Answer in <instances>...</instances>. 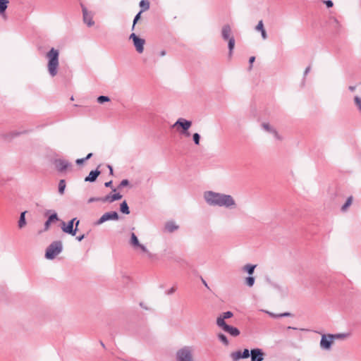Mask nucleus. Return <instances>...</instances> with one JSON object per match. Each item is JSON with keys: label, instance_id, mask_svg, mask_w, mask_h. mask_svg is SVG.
I'll return each mask as SVG.
<instances>
[{"label": "nucleus", "instance_id": "f257e3e1", "mask_svg": "<svg viewBox=\"0 0 361 361\" xmlns=\"http://www.w3.org/2000/svg\"><path fill=\"white\" fill-rule=\"evenodd\" d=\"M203 197L207 204L212 207H225L230 209L237 207L236 202L231 195L209 190L204 192Z\"/></svg>", "mask_w": 361, "mask_h": 361}, {"label": "nucleus", "instance_id": "f03ea898", "mask_svg": "<svg viewBox=\"0 0 361 361\" xmlns=\"http://www.w3.org/2000/svg\"><path fill=\"white\" fill-rule=\"evenodd\" d=\"M59 52L54 48H51L46 54V57L48 59L47 69L49 74L51 77L57 75L59 65Z\"/></svg>", "mask_w": 361, "mask_h": 361}, {"label": "nucleus", "instance_id": "7ed1b4c3", "mask_svg": "<svg viewBox=\"0 0 361 361\" xmlns=\"http://www.w3.org/2000/svg\"><path fill=\"white\" fill-rule=\"evenodd\" d=\"M128 243L134 250H140L142 252L145 253L148 258H153V254L149 251L146 246L140 243L137 235L134 233H130Z\"/></svg>", "mask_w": 361, "mask_h": 361}, {"label": "nucleus", "instance_id": "20e7f679", "mask_svg": "<svg viewBox=\"0 0 361 361\" xmlns=\"http://www.w3.org/2000/svg\"><path fill=\"white\" fill-rule=\"evenodd\" d=\"M221 37L224 40L228 41L229 56H231L235 47V38L232 34L231 27L229 25H225L223 26L221 29Z\"/></svg>", "mask_w": 361, "mask_h": 361}, {"label": "nucleus", "instance_id": "39448f33", "mask_svg": "<svg viewBox=\"0 0 361 361\" xmlns=\"http://www.w3.org/2000/svg\"><path fill=\"white\" fill-rule=\"evenodd\" d=\"M63 249L62 243L60 240L54 241L46 250L45 257L47 259H53L59 255Z\"/></svg>", "mask_w": 361, "mask_h": 361}, {"label": "nucleus", "instance_id": "423d86ee", "mask_svg": "<svg viewBox=\"0 0 361 361\" xmlns=\"http://www.w3.org/2000/svg\"><path fill=\"white\" fill-rule=\"evenodd\" d=\"M193 349L191 346H184L176 353V361H194Z\"/></svg>", "mask_w": 361, "mask_h": 361}, {"label": "nucleus", "instance_id": "0eeeda50", "mask_svg": "<svg viewBox=\"0 0 361 361\" xmlns=\"http://www.w3.org/2000/svg\"><path fill=\"white\" fill-rule=\"evenodd\" d=\"M79 224L80 221L77 218H73L68 221L67 224L64 221H62L61 229L64 233L74 236L78 231Z\"/></svg>", "mask_w": 361, "mask_h": 361}, {"label": "nucleus", "instance_id": "6e6552de", "mask_svg": "<svg viewBox=\"0 0 361 361\" xmlns=\"http://www.w3.org/2000/svg\"><path fill=\"white\" fill-rule=\"evenodd\" d=\"M118 219H119V216L116 212H106L97 221H95L94 223V224L95 226H99L107 221H111V220L116 221Z\"/></svg>", "mask_w": 361, "mask_h": 361}, {"label": "nucleus", "instance_id": "1a4fd4ad", "mask_svg": "<svg viewBox=\"0 0 361 361\" xmlns=\"http://www.w3.org/2000/svg\"><path fill=\"white\" fill-rule=\"evenodd\" d=\"M129 39L133 40L136 51L139 54L142 53L144 51V45L145 44V40L144 39L140 38L135 33H132L130 35Z\"/></svg>", "mask_w": 361, "mask_h": 361}, {"label": "nucleus", "instance_id": "9d476101", "mask_svg": "<svg viewBox=\"0 0 361 361\" xmlns=\"http://www.w3.org/2000/svg\"><path fill=\"white\" fill-rule=\"evenodd\" d=\"M191 126L192 122L190 121L180 118L173 125V128H176L177 130H178V128H180V131L186 132V130H188L191 127Z\"/></svg>", "mask_w": 361, "mask_h": 361}, {"label": "nucleus", "instance_id": "9b49d317", "mask_svg": "<svg viewBox=\"0 0 361 361\" xmlns=\"http://www.w3.org/2000/svg\"><path fill=\"white\" fill-rule=\"evenodd\" d=\"M333 342L332 334L323 335L320 341V347L324 350H329Z\"/></svg>", "mask_w": 361, "mask_h": 361}, {"label": "nucleus", "instance_id": "f8f14e48", "mask_svg": "<svg viewBox=\"0 0 361 361\" xmlns=\"http://www.w3.org/2000/svg\"><path fill=\"white\" fill-rule=\"evenodd\" d=\"M83 21L88 27L94 25V21L93 20V15L91 12H89L85 6H82Z\"/></svg>", "mask_w": 361, "mask_h": 361}, {"label": "nucleus", "instance_id": "ddd939ff", "mask_svg": "<svg viewBox=\"0 0 361 361\" xmlns=\"http://www.w3.org/2000/svg\"><path fill=\"white\" fill-rule=\"evenodd\" d=\"M222 326H219V327L222 329L225 332L229 334L232 336H238L240 335V331L232 326L228 325L226 323H222Z\"/></svg>", "mask_w": 361, "mask_h": 361}, {"label": "nucleus", "instance_id": "4468645a", "mask_svg": "<svg viewBox=\"0 0 361 361\" xmlns=\"http://www.w3.org/2000/svg\"><path fill=\"white\" fill-rule=\"evenodd\" d=\"M264 353L260 348H254L250 350L251 361H262Z\"/></svg>", "mask_w": 361, "mask_h": 361}, {"label": "nucleus", "instance_id": "2eb2a0df", "mask_svg": "<svg viewBox=\"0 0 361 361\" xmlns=\"http://www.w3.org/2000/svg\"><path fill=\"white\" fill-rule=\"evenodd\" d=\"M55 166L59 171L63 172L65 170H66L69 166H71V164L68 161L63 159H57L55 161Z\"/></svg>", "mask_w": 361, "mask_h": 361}, {"label": "nucleus", "instance_id": "dca6fc26", "mask_svg": "<svg viewBox=\"0 0 361 361\" xmlns=\"http://www.w3.org/2000/svg\"><path fill=\"white\" fill-rule=\"evenodd\" d=\"M262 127L263 128V129L268 132V133H272L274 135V136L275 137L276 139L279 140H282V137L278 133V132L276 130L275 128H274L271 126H270L269 123H263L262 124Z\"/></svg>", "mask_w": 361, "mask_h": 361}, {"label": "nucleus", "instance_id": "f3484780", "mask_svg": "<svg viewBox=\"0 0 361 361\" xmlns=\"http://www.w3.org/2000/svg\"><path fill=\"white\" fill-rule=\"evenodd\" d=\"M233 315L231 311H227L220 314L216 319V325L218 326H222V323H226L225 319L232 317Z\"/></svg>", "mask_w": 361, "mask_h": 361}, {"label": "nucleus", "instance_id": "a211bd4d", "mask_svg": "<svg viewBox=\"0 0 361 361\" xmlns=\"http://www.w3.org/2000/svg\"><path fill=\"white\" fill-rule=\"evenodd\" d=\"M122 198V195L119 193H115L114 195H107L104 197H102L101 202H113L114 201L121 200Z\"/></svg>", "mask_w": 361, "mask_h": 361}, {"label": "nucleus", "instance_id": "6ab92c4d", "mask_svg": "<svg viewBox=\"0 0 361 361\" xmlns=\"http://www.w3.org/2000/svg\"><path fill=\"white\" fill-rule=\"evenodd\" d=\"M100 174V171L99 170L91 171L89 175L85 178V181L86 182H94L96 180L97 178Z\"/></svg>", "mask_w": 361, "mask_h": 361}, {"label": "nucleus", "instance_id": "aec40b11", "mask_svg": "<svg viewBox=\"0 0 361 361\" xmlns=\"http://www.w3.org/2000/svg\"><path fill=\"white\" fill-rule=\"evenodd\" d=\"M255 30L257 31H259L261 32V35L263 39H266L267 38V32L264 27V24L262 20H259L258 24L255 27Z\"/></svg>", "mask_w": 361, "mask_h": 361}, {"label": "nucleus", "instance_id": "412c9836", "mask_svg": "<svg viewBox=\"0 0 361 361\" xmlns=\"http://www.w3.org/2000/svg\"><path fill=\"white\" fill-rule=\"evenodd\" d=\"M58 220H59V219H58L57 214L56 213L52 214L51 216H49L48 219L44 223V230L47 231L49 228L52 222H54L55 221H58Z\"/></svg>", "mask_w": 361, "mask_h": 361}, {"label": "nucleus", "instance_id": "4be33fe9", "mask_svg": "<svg viewBox=\"0 0 361 361\" xmlns=\"http://www.w3.org/2000/svg\"><path fill=\"white\" fill-rule=\"evenodd\" d=\"M178 226H177L173 221H168L165 224V229L169 233H173L178 230Z\"/></svg>", "mask_w": 361, "mask_h": 361}, {"label": "nucleus", "instance_id": "5701e85b", "mask_svg": "<svg viewBox=\"0 0 361 361\" xmlns=\"http://www.w3.org/2000/svg\"><path fill=\"white\" fill-rule=\"evenodd\" d=\"M26 211L21 212L20 219L18 221V227L20 228H23L26 225V221H25V214Z\"/></svg>", "mask_w": 361, "mask_h": 361}, {"label": "nucleus", "instance_id": "b1692460", "mask_svg": "<svg viewBox=\"0 0 361 361\" xmlns=\"http://www.w3.org/2000/svg\"><path fill=\"white\" fill-rule=\"evenodd\" d=\"M120 211L125 214H130V209L126 201H123L120 205Z\"/></svg>", "mask_w": 361, "mask_h": 361}, {"label": "nucleus", "instance_id": "393cba45", "mask_svg": "<svg viewBox=\"0 0 361 361\" xmlns=\"http://www.w3.org/2000/svg\"><path fill=\"white\" fill-rule=\"evenodd\" d=\"M256 265L247 264L243 268V271H246L248 274L251 275L254 273Z\"/></svg>", "mask_w": 361, "mask_h": 361}, {"label": "nucleus", "instance_id": "a878e982", "mask_svg": "<svg viewBox=\"0 0 361 361\" xmlns=\"http://www.w3.org/2000/svg\"><path fill=\"white\" fill-rule=\"evenodd\" d=\"M231 357L233 361H238L240 359H243L242 353L240 350L233 352L231 354Z\"/></svg>", "mask_w": 361, "mask_h": 361}, {"label": "nucleus", "instance_id": "bb28decb", "mask_svg": "<svg viewBox=\"0 0 361 361\" xmlns=\"http://www.w3.org/2000/svg\"><path fill=\"white\" fill-rule=\"evenodd\" d=\"M8 0H0V14L4 13L7 8Z\"/></svg>", "mask_w": 361, "mask_h": 361}, {"label": "nucleus", "instance_id": "cd10ccee", "mask_svg": "<svg viewBox=\"0 0 361 361\" xmlns=\"http://www.w3.org/2000/svg\"><path fill=\"white\" fill-rule=\"evenodd\" d=\"M66 188V181L62 179L59 183V192L60 195H63Z\"/></svg>", "mask_w": 361, "mask_h": 361}, {"label": "nucleus", "instance_id": "c85d7f7f", "mask_svg": "<svg viewBox=\"0 0 361 361\" xmlns=\"http://www.w3.org/2000/svg\"><path fill=\"white\" fill-rule=\"evenodd\" d=\"M140 6L142 11H147L149 8V2L147 0H142L140 2Z\"/></svg>", "mask_w": 361, "mask_h": 361}, {"label": "nucleus", "instance_id": "c756f323", "mask_svg": "<svg viewBox=\"0 0 361 361\" xmlns=\"http://www.w3.org/2000/svg\"><path fill=\"white\" fill-rule=\"evenodd\" d=\"M218 338L225 345H228L229 342L226 336L223 334H218Z\"/></svg>", "mask_w": 361, "mask_h": 361}, {"label": "nucleus", "instance_id": "7c9ffc66", "mask_svg": "<svg viewBox=\"0 0 361 361\" xmlns=\"http://www.w3.org/2000/svg\"><path fill=\"white\" fill-rule=\"evenodd\" d=\"M255 280L253 276H248L245 279V283L249 287H252L255 283Z\"/></svg>", "mask_w": 361, "mask_h": 361}, {"label": "nucleus", "instance_id": "2f4dec72", "mask_svg": "<svg viewBox=\"0 0 361 361\" xmlns=\"http://www.w3.org/2000/svg\"><path fill=\"white\" fill-rule=\"evenodd\" d=\"M352 199H353L352 197H349L347 199L345 203L341 207L342 211H343V212L345 211L347 209V208L351 204Z\"/></svg>", "mask_w": 361, "mask_h": 361}, {"label": "nucleus", "instance_id": "473e14b6", "mask_svg": "<svg viewBox=\"0 0 361 361\" xmlns=\"http://www.w3.org/2000/svg\"><path fill=\"white\" fill-rule=\"evenodd\" d=\"M354 102L358 110L361 112V98L358 96L354 97Z\"/></svg>", "mask_w": 361, "mask_h": 361}, {"label": "nucleus", "instance_id": "72a5a7b5", "mask_svg": "<svg viewBox=\"0 0 361 361\" xmlns=\"http://www.w3.org/2000/svg\"><path fill=\"white\" fill-rule=\"evenodd\" d=\"M109 100H110V99L107 96H99L97 97V102L100 104H102L106 102H109Z\"/></svg>", "mask_w": 361, "mask_h": 361}, {"label": "nucleus", "instance_id": "f704fd0d", "mask_svg": "<svg viewBox=\"0 0 361 361\" xmlns=\"http://www.w3.org/2000/svg\"><path fill=\"white\" fill-rule=\"evenodd\" d=\"M333 339H343L347 337V334H332Z\"/></svg>", "mask_w": 361, "mask_h": 361}, {"label": "nucleus", "instance_id": "c9c22d12", "mask_svg": "<svg viewBox=\"0 0 361 361\" xmlns=\"http://www.w3.org/2000/svg\"><path fill=\"white\" fill-rule=\"evenodd\" d=\"M192 138L195 144L198 145L200 144V135L195 133L193 134Z\"/></svg>", "mask_w": 361, "mask_h": 361}, {"label": "nucleus", "instance_id": "e433bc0d", "mask_svg": "<svg viewBox=\"0 0 361 361\" xmlns=\"http://www.w3.org/2000/svg\"><path fill=\"white\" fill-rule=\"evenodd\" d=\"M241 353L243 359L248 358L250 356V351L248 349H245Z\"/></svg>", "mask_w": 361, "mask_h": 361}, {"label": "nucleus", "instance_id": "4c0bfd02", "mask_svg": "<svg viewBox=\"0 0 361 361\" xmlns=\"http://www.w3.org/2000/svg\"><path fill=\"white\" fill-rule=\"evenodd\" d=\"M142 12V11H140L135 17L134 20H133V25L132 26V29L133 30L135 28V25L136 24V23L137 22V20L140 19V14Z\"/></svg>", "mask_w": 361, "mask_h": 361}, {"label": "nucleus", "instance_id": "58836bf2", "mask_svg": "<svg viewBox=\"0 0 361 361\" xmlns=\"http://www.w3.org/2000/svg\"><path fill=\"white\" fill-rule=\"evenodd\" d=\"M129 185V181L127 179H123V180H121V182L120 183L119 185H118V188H122L123 187H126L127 185Z\"/></svg>", "mask_w": 361, "mask_h": 361}, {"label": "nucleus", "instance_id": "ea45409f", "mask_svg": "<svg viewBox=\"0 0 361 361\" xmlns=\"http://www.w3.org/2000/svg\"><path fill=\"white\" fill-rule=\"evenodd\" d=\"M102 197H91L88 200V202L91 203L96 201H101Z\"/></svg>", "mask_w": 361, "mask_h": 361}, {"label": "nucleus", "instance_id": "a19ab883", "mask_svg": "<svg viewBox=\"0 0 361 361\" xmlns=\"http://www.w3.org/2000/svg\"><path fill=\"white\" fill-rule=\"evenodd\" d=\"M324 4H326V6L328 7V8H331L334 5V3L331 0H327V1H324Z\"/></svg>", "mask_w": 361, "mask_h": 361}, {"label": "nucleus", "instance_id": "79ce46f5", "mask_svg": "<svg viewBox=\"0 0 361 361\" xmlns=\"http://www.w3.org/2000/svg\"><path fill=\"white\" fill-rule=\"evenodd\" d=\"M176 290V287H172L169 290H167L166 293L168 295H171L173 294L175 291Z\"/></svg>", "mask_w": 361, "mask_h": 361}, {"label": "nucleus", "instance_id": "37998d69", "mask_svg": "<svg viewBox=\"0 0 361 361\" xmlns=\"http://www.w3.org/2000/svg\"><path fill=\"white\" fill-rule=\"evenodd\" d=\"M85 161H86V159L82 158V159H76L75 162L77 164L80 165V164H83Z\"/></svg>", "mask_w": 361, "mask_h": 361}, {"label": "nucleus", "instance_id": "c03bdc74", "mask_svg": "<svg viewBox=\"0 0 361 361\" xmlns=\"http://www.w3.org/2000/svg\"><path fill=\"white\" fill-rule=\"evenodd\" d=\"M310 70H311V66H307V67L305 68V71H304V78H305V76L309 73V72L310 71Z\"/></svg>", "mask_w": 361, "mask_h": 361}, {"label": "nucleus", "instance_id": "a18cd8bd", "mask_svg": "<svg viewBox=\"0 0 361 361\" xmlns=\"http://www.w3.org/2000/svg\"><path fill=\"white\" fill-rule=\"evenodd\" d=\"M290 315H291V314L289 313V312H284V313L279 314V316L281 317H289Z\"/></svg>", "mask_w": 361, "mask_h": 361}, {"label": "nucleus", "instance_id": "49530a36", "mask_svg": "<svg viewBox=\"0 0 361 361\" xmlns=\"http://www.w3.org/2000/svg\"><path fill=\"white\" fill-rule=\"evenodd\" d=\"M255 56H251V57L250 58V59H249V63H250V68H252V63L255 61Z\"/></svg>", "mask_w": 361, "mask_h": 361}, {"label": "nucleus", "instance_id": "de8ad7c7", "mask_svg": "<svg viewBox=\"0 0 361 361\" xmlns=\"http://www.w3.org/2000/svg\"><path fill=\"white\" fill-rule=\"evenodd\" d=\"M180 134L186 136V137H189L190 135V133L188 132V130H186V132H184V131H180Z\"/></svg>", "mask_w": 361, "mask_h": 361}, {"label": "nucleus", "instance_id": "09e8293b", "mask_svg": "<svg viewBox=\"0 0 361 361\" xmlns=\"http://www.w3.org/2000/svg\"><path fill=\"white\" fill-rule=\"evenodd\" d=\"M104 185H105V187H106V188H111V185H112V180H110V181L106 182V183H104Z\"/></svg>", "mask_w": 361, "mask_h": 361}, {"label": "nucleus", "instance_id": "8fccbe9b", "mask_svg": "<svg viewBox=\"0 0 361 361\" xmlns=\"http://www.w3.org/2000/svg\"><path fill=\"white\" fill-rule=\"evenodd\" d=\"M267 313L273 318H278V317H280L279 316V314H274V313H272V312H267Z\"/></svg>", "mask_w": 361, "mask_h": 361}, {"label": "nucleus", "instance_id": "3c124183", "mask_svg": "<svg viewBox=\"0 0 361 361\" xmlns=\"http://www.w3.org/2000/svg\"><path fill=\"white\" fill-rule=\"evenodd\" d=\"M85 238V235L82 234V235H80L79 236H77L76 237V239L78 240V241H81L82 240H83Z\"/></svg>", "mask_w": 361, "mask_h": 361}, {"label": "nucleus", "instance_id": "603ef678", "mask_svg": "<svg viewBox=\"0 0 361 361\" xmlns=\"http://www.w3.org/2000/svg\"><path fill=\"white\" fill-rule=\"evenodd\" d=\"M166 51L162 50V51H161L159 52V56H164L166 55Z\"/></svg>", "mask_w": 361, "mask_h": 361}, {"label": "nucleus", "instance_id": "864d4df0", "mask_svg": "<svg viewBox=\"0 0 361 361\" xmlns=\"http://www.w3.org/2000/svg\"><path fill=\"white\" fill-rule=\"evenodd\" d=\"M348 89L350 91L353 92L355 90V86H349Z\"/></svg>", "mask_w": 361, "mask_h": 361}, {"label": "nucleus", "instance_id": "5fc2aeb1", "mask_svg": "<svg viewBox=\"0 0 361 361\" xmlns=\"http://www.w3.org/2000/svg\"><path fill=\"white\" fill-rule=\"evenodd\" d=\"M92 157V153H89L86 157H85L84 159H86V160L90 159L91 157Z\"/></svg>", "mask_w": 361, "mask_h": 361}, {"label": "nucleus", "instance_id": "6e6d98bb", "mask_svg": "<svg viewBox=\"0 0 361 361\" xmlns=\"http://www.w3.org/2000/svg\"><path fill=\"white\" fill-rule=\"evenodd\" d=\"M108 168L109 169L110 174L113 175V168L111 167V166L109 165Z\"/></svg>", "mask_w": 361, "mask_h": 361}, {"label": "nucleus", "instance_id": "4d7b16f0", "mask_svg": "<svg viewBox=\"0 0 361 361\" xmlns=\"http://www.w3.org/2000/svg\"><path fill=\"white\" fill-rule=\"evenodd\" d=\"M113 192H116V188H112Z\"/></svg>", "mask_w": 361, "mask_h": 361}, {"label": "nucleus", "instance_id": "13d9d810", "mask_svg": "<svg viewBox=\"0 0 361 361\" xmlns=\"http://www.w3.org/2000/svg\"><path fill=\"white\" fill-rule=\"evenodd\" d=\"M204 282V284L205 285V286H207V284L206 283L205 281H203Z\"/></svg>", "mask_w": 361, "mask_h": 361}]
</instances>
